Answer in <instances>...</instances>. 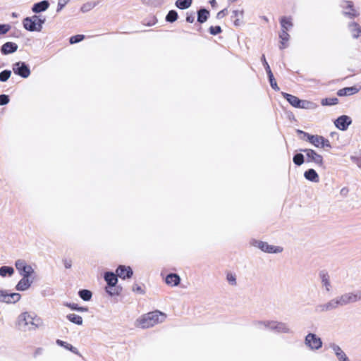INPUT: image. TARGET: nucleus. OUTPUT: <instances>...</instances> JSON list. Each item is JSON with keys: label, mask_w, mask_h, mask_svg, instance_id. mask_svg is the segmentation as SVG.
Returning <instances> with one entry per match:
<instances>
[{"label": "nucleus", "mask_w": 361, "mask_h": 361, "mask_svg": "<svg viewBox=\"0 0 361 361\" xmlns=\"http://www.w3.org/2000/svg\"><path fill=\"white\" fill-rule=\"evenodd\" d=\"M165 319L166 314L157 310L143 314L137 322L138 326L142 329H147L164 322Z\"/></svg>", "instance_id": "1"}, {"label": "nucleus", "mask_w": 361, "mask_h": 361, "mask_svg": "<svg viewBox=\"0 0 361 361\" xmlns=\"http://www.w3.org/2000/svg\"><path fill=\"white\" fill-rule=\"evenodd\" d=\"M361 299V295L347 293L341 295L339 298L332 300L323 306L324 310H330L337 307L338 305H344L350 302H356Z\"/></svg>", "instance_id": "2"}, {"label": "nucleus", "mask_w": 361, "mask_h": 361, "mask_svg": "<svg viewBox=\"0 0 361 361\" xmlns=\"http://www.w3.org/2000/svg\"><path fill=\"white\" fill-rule=\"evenodd\" d=\"M18 324L20 326H29L30 329H36L42 326V319L34 313L27 312L20 314L18 319Z\"/></svg>", "instance_id": "3"}, {"label": "nucleus", "mask_w": 361, "mask_h": 361, "mask_svg": "<svg viewBox=\"0 0 361 361\" xmlns=\"http://www.w3.org/2000/svg\"><path fill=\"white\" fill-rule=\"evenodd\" d=\"M44 23V18H42L40 16L33 15L23 19V26L25 30L29 32H39L42 31Z\"/></svg>", "instance_id": "4"}, {"label": "nucleus", "mask_w": 361, "mask_h": 361, "mask_svg": "<svg viewBox=\"0 0 361 361\" xmlns=\"http://www.w3.org/2000/svg\"><path fill=\"white\" fill-rule=\"evenodd\" d=\"M282 94L288 103L295 108L302 109H314L317 108V104L311 101L300 99L296 96L288 93L283 92Z\"/></svg>", "instance_id": "5"}, {"label": "nucleus", "mask_w": 361, "mask_h": 361, "mask_svg": "<svg viewBox=\"0 0 361 361\" xmlns=\"http://www.w3.org/2000/svg\"><path fill=\"white\" fill-rule=\"evenodd\" d=\"M117 277V274L112 272H107L104 275V279L108 284V286L106 287V291L110 295H118L121 291V288L116 286L118 282Z\"/></svg>", "instance_id": "6"}, {"label": "nucleus", "mask_w": 361, "mask_h": 361, "mask_svg": "<svg viewBox=\"0 0 361 361\" xmlns=\"http://www.w3.org/2000/svg\"><path fill=\"white\" fill-rule=\"evenodd\" d=\"M299 132L303 135L305 139H306L310 144H312L315 147L331 148V147L329 141L327 139H325L323 136L318 135H311L302 131Z\"/></svg>", "instance_id": "7"}, {"label": "nucleus", "mask_w": 361, "mask_h": 361, "mask_svg": "<svg viewBox=\"0 0 361 361\" xmlns=\"http://www.w3.org/2000/svg\"><path fill=\"white\" fill-rule=\"evenodd\" d=\"M231 18L235 27L243 26L245 23V10L243 8L238 7L231 12Z\"/></svg>", "instance_id": "8"}, {"label": "nucleus", "mask_w": 361, "mask_h": 361, "mask_svg": "<svg viewBox=\"0 0 361 361\" xmlns=\"http://www.w3.org/2000/svg\"><path fill=\"white\" fill-rule=\"evenodd\" d=\"M302 152L305 153L308 162H312L319 166H323L324 158L320 154L312 149H302Z\"/></svg>", "instance_id": "9"}, {"label": "nucleus", "mask_w": 361, "mask_h": 361, "mask_svg": "<svg viewBox=\"0 0 361 361\" xmlns=\"http://www.w3.org/2000/svg\"><path fill=\"white\" fill-rule=\"evenodd\" d=\"M352 123L351 117L347 115L340 116L334 121L335 127L341 131H345Z\"/></svg>", "instance_id": "10"}, {"label": "nucleus", "mask_w": 361, "mask_h": 361, "mask_svg": "<svg viewBox=\"0 0 361 361\" xmlns=\"http://www.w3.org/2000/svg\"><path fill=\"white\" fill-rule=\"evenodd\" d=\"M305 344L312 350H318L322 347V342L314 334L310 333L306 336Z\"/></svg>", "instance_id": "11"}, {"label": "nucleus", "mask_w": 361, "mask_h": 361, "mask_svg": "<svg viewBox=\"0 0 361 361\" xmlns=\"http://www.w3.org/2000/svg\"><path fill=\"white\" fill-rule=\"evenodd\" d=\"M15 265L18 271L23 276H30L33 272L32 267L27 264V263L23 259L17 260Z\"/></svg>", "instance_id": "12"}, {"label": "nucleus", "mask_w": 361, "mask_h": 361, "mask_svg": "<svg viewBox=\"0 0 361 361\" xmlns=\"http://www.w3.org/2000/svg\"><path fill=\"white\" fill-rule=\"evenodd\" d=\"M13 70L14 73L19 75L24 78H27L30 74L29 68L22 62L16 63Z\"/></svg>", "instance_id": "13"}, {"label": "nucleus", "mask_w": 361, "mask_h": 361, "mask_svg": "<svg viewBox=\"0 0 361 361\" xmlns=\"http://www.w3.org/2000/svg\"><path fill=\"white\" fill-rule=\"evenodd\" d=\"M257 247L262 251L268 253H279L283 251V247H281L270 245L267 243L262 241L257 243Z\"/></svg>", "instance_id": "14"}, {"label": "nucleus", "mask_w": 361, "mask_h": 361, "mask_svg": "<svg viewBox=\"0 0 361 361\" xmlns=\"http://www.w3.org/2000/svg\"><path fill=\"white\" fill-rule=\"evenodd\" d=\"M116 273L118 277L122 279H130L132 277L133 272L130 267L120 265L116 270Z\"/></svg>", "instance_id": "15"}, {"label": "nucleus", "mask_w": 361, "mask_h": 361, "mask_svg": "<svg viewBox=\"0 0 361 361\" xmlns=\"http://www.w3.org/2000/svg\"><path fill=\"white\" fill-rule=\"evenodd\" d=\"M49 2L44 0L33 4L32 11L35 13H39L47 11L49 7Z\"/></svg>", "instance_id": "16"}, {"label": "nucleus", "mask_w": 361, "mask_h": 361, "mask_svg": "<svg viewBox=\"0 0 361 361\" xmlns=\"http://www.w3.org/2000/svg\"><path fill=\"white\" fill-rule=\"evenodd\" d=\"M165 282L170 286H176L180 283V279L176 274H169L166 276Z\"/></svg>", "instance_id": "17"}, {"label": "nucleus", "mask_w": 361, "mask_h": 361, "mask_svg": "<svg viewBox=\"0 0 361 361\" xmlns=\"http://www.w3.org/2000/svg\"><path fill=\"white\" fill-rule=\"evenodd\" d=\"M304 177L307 180H308L312 183H318L319 181V177L318 173L316 172V171L314 169H312L307 170L304 173Z\"/></svg>", "instance_id": "18"}, {"label": "nucleus", "mask_w": 361, "mask_h": 361, "mask_svg": "<svg viewBox=\"0 0 361 361\" xmlns=\"http://www.w3.org/2000/svg\"><path fill=\"white\" fill-rule=\"evenodd\" d=\"M18 49V45L11 42L5 43L1 47V52L4 54H8L15 52Z\"/></svg>", "instance_id": "19"}, {"label": "nucleus", "mask_w": 361, "mask_h": 361, "mask_svg": "<svg viewBox=\"0 0 361 361\" xmlns=\"http://www.w3.org/2000/svg\"><path fill=\"white\" fill-rule=\"evenodd\" d=\"M359 92V89L356 87H349L341 89L338 91V95L340 97L350 96L355 94Z\"/></svg>", "instance_id": "20"}, {"label": "nucleus", "mask_w": 361, "mask_h": 361, "mask_svg": "<svg viewBox=\"0 0 361 361\" xmlns=\"http://www.w3.org/2000/svg\"><path fill=\"white\" fill-rule=\"evenodd\" d=\"M20 299V295L17 293H6L4 295V298H3L4 302L6 303H15Z\"/></svg>", "instance_id": "21"}, {"label": "nucleus", "mask_w": 361, "mask_h": 361, "mask_svg": "<svg viewBox=\"0 0 361 361\" xmlns=\"http://www.w3.org/2000/svg\"><path fill=\"white\" fill-rule=\"evenodd\" d=\"M333 350L339 361H349L345 353L338 345H334Z\"/></svg>", "instance_id": "22"}, {"label": "nucleus", "mask_w": 361, "mask_h": 361, "mask_svg": "<svg viewBox=\"0 0 361 361\" xmlns=\"http://www.w3.org/2000/svg\"><path fill=\"white\" fill-rule=\"evenodd\" d=\"M29 276H23V279L18 283L16 289L18 290H25L30 286V282L28 279Z\"/></svg>", "instance_id": "23"}, {"label": "nucleus", "mask_w": 361, "mask_h": 361, "mask_svg": "<svg viewBox=\"0 0 361 361\" xmlns=\"http://www.w3.org/2000/svg\"><path fill=\"white\" fill-rule=\"evenodd\" d=\"M280 23L282 27V30H285L286 32H288L293 27L292 19L290 18L283 17L281 19Z\"/></svg>", "instance_id": "24"}, {"label": "nucleus", "mask_w": 361, "mask_h": 361, "mask_svg": "<svg viewBox=\"0 0 361 361\" xmlns=\"http://www.w3.org/2000/svg\"><path fill=\"white\" fill-rule=\"evenodd\" d=\"M192 0H176V6L181 10L187 9L191 6Z\"/></svg>", "instance_id": "25"}, {"label": "nucleus", "mask_w": 361, "mask_h": 361, "mask_svg": "<svg viewBox=\"0 0 361 361\" xmlns=\"http://www.w3.org/2000/svg\"><path fill=\"white\" fill-rule=\"evenodd\" d=\"M56 343L59 345L63 347L66 349L71 351L72 353H73L76 355H79V352H78V349L76 348L73 347L71 344L66 343L65 341H63L61 340H59V339L56 340Z\"/></svg>", "instance_id": "26"}, {"label": "nucleus", "mask_w": 361, "mask_h": 361, "mask_svg": "<svg viewBox=\"0 0 361 361\" xmlns=\"http://www.w3.org/2000/svg\"><path fill=\"white\" fill-rule=\"evenodd\" d=\"M280 39H281V49H284L287 47V43L290 39L289 34L286 32L285 30H282L281 33L280 34Z\"/></svg>", "instance_id": "27"}, {"label": "nucleus", "mask_w": 361, "mask_h": 361, "mask_svg": "<svg viewBox=\"0 0 361 361\" xmlns=\"http://www.w3.org/2000/svg\"><path fill=\"white\" fill-rule=\"evenodd\" d=\"M67 319L71 322L72 323H74L78 325H81L82 324V318L80 315L75 314H69L66 316Z\"/></svg>", "instance_id": "28"}, {"label": "nucleus", "mask_w": 361, "mask_h": 361, "mask_svg": "<svg viewBox=\"0 0 361 361\" xmlns=\"http://www.w3.org/2000/svg\"><path fill=\"white\" fill-rule=\"evenodd\" d=\"M209 11L206 9H200L199 11H198V15H197V20L198 22H200V23H204L205 21H207L208 17H209Z\"/></svg>", "instance_id": "29"}, {"label": "nucleus", "mask_w": 361, "mask_h": 361, "mask_svg": "<svg viewBox=\"0 0 361 361\" xmlns=\"http://www.w3.org/2000/svg\"><path fill=\"white\" fill-rule=\"evenodd\" d=\"M338 103V99L336 97L324 98L321 100L322 106H334Z\"/></svg>", "instance_id": "30"}, {"label": "nucleus", "mask_w": 361, "mask_h": 361, "mask_svg": "<svg viewBox=\"0 0 361 361\" xmlns=\"http://www.w3.org/2000/svg\"><path fill=\"white\" fill-rule=\"evenodd\" d=\"M350 28L353 37L357 38L361 35V28L358 25L353 23L350 25Z\"/></svg>", "instance_id": "31"}, {"label": "nucleus", "mask_w": 361, "mask_h": 361, "mask_svg": "<svg viewBox=\"0 0 361 361\" xmlns=\"http://www.w3.org/2000/svg\"><path fill=\"white\" fill-rule=\"evenodd\" d=\"M14 269L11 267L3 266L0 268V275L3 277L7 274L11 276L13 274Z\"/></svg>", "instance_id": "32"}, {"label": "nucleus", "mask_w": 361, "mask_h": 361, "mask_svg": "<svg viewBox=\"0 0 361 361\" xmlns=\"http://www.w3.org/2000/svg\"><path fill=\"white\" fill-rule=\"evenodd\" d=\"M344 6H346L347 8H350L349 11H345V13L346 15H348L352 17L357 16L358 15L357 11L355 10V8H353V4L351 2H349V1L345 2Z\"/></svg>", "instance_id": "33"}, {"label": "nucleus", "mask_w": 361, "mask_h": 361, "mask_svg": "<svg viewBox=\"0 0 361 361\" xmlns=\"http://www.w3.org/2000/svg\"><path fill=\"white\" fill-rule=\"evenodd\" d=\"M80 297L85 301H89L92 298V292L89 290H81L78 293Z\"/></svg>", "instance_id": "34"}, {"label": "nucleus", "mask_w": 361, "mask_h": 361, "mask_svg": "<svg viewBox=\"0 0 361 361\" xmlns=\"http://www.w3.org/2000/svg\"><path fill=\"white\" fill-rule=\"evenodd\" d=\"M178 18V13L176 11H170L166 16V20L170 23L176 21Z\"/></svg>", "instance_id": "35"}, {"label": "nucleus", "mask_w": 361, "mask_h": 361, "mask_svg": "<svg viewBox=\"0 0 361 361\" xmlns=\"http://www.w3.org/2000/svg\"><path fill=\"white\" fill-rule=\"evenodd\" d=\"M293 161L295 164L300 166L304 163V156L302 154H297L293 157Z\"/></svg>", "instance_id": "36"}, {"label": "nucleus", "mask_w": 361, "mask_h": 361, "mask_svg": "<svg viewBox=\"0 0 361 361\" xmlns=\"http://www.w3.org/2000/svg\"><path fill=\"white\" fill-rule=\"evenodd\" d=\"M66 306L68 307L71 310H78V311H80V312H87V307H79L75 303H68V304L66 305Z\"/></svg>", "instance_id": "37"}, {"label": "nucleus", "mask_w": 361, "mask_h": 361, "mask_svg": "<svg viewBox=\"0 0 361 361\" xmlns=\"http://www.w3.org/2000/svg\"><path fill=\"white\" fill-rule=\"evenodd\" d=\"M267 68L269 69V80H270L271 86L274 90H279V88L277 86L276 82L275 81V80L274 78V76H273V75H272V73H271V71L269 69V66H267Z\"/></svg>", "instance_id": "38"}, {"label": "nucleus", "mask_w": 361, "mask_h": 361, "mask_svg": "<svg viewBox=\"0 0 361 361\" xmlns=\"http://www.w3.org/2000/svg\"><path fill=\"white\" fill-rule=\"evenodd\" d=\"M71 0H58L56 11H61Z\"/></svg>", "instance_id": "39"}, {"label": "nucleus", "mask_w": 361, "mask_h": 361, "mask_svg": "<svg viewBox=\"0 0 361 361\" xmlns=\"http://www.w3.org/2000/svg\"><path fill=\"white\" fill-rule=\"evenodd\" d=\"M321 278L323 284L326 286V290H329V286H330L329 275L327 274L323 273L321 274Z\"/></svg>", "instance_id": "40"}, {"label": "nucleus", "mask_w": 361, "mask_h": 361, "mask_svg": "<svg viewBox=\"0 0 361 361\" xmlns=\"http://www.w3.org/2000/svg\"><path fill=\"white\" fill-rule=\"evenodd\" d=\"M11 72L10 71H4L0 73V80L2 82L6 81L11 76Z\"/></svg>", "instance_id": "41"}, {"label": "nucleus", "mask_w": 361, "mask_h": 361, "mask_svg": "<svg viewBox=\"0 0 361 361\" xmlns=\"http://www.w3.org/2000/svg\"><path fill=\"white\" fill-rule=\"evenodd\" d=\"M83 39H84V35H77L73 36L70 38V43L71 44L78 43L79 42H81Z\"/></svg>", "instance_id": "42"}, {"label": "nucleus", "mask_w": 361, "mask_h": 361, "mask_svg": "<svg viewBox=\"0 0 361 361\" xmlns=\"http://www.w3.org/2000/svg\"><path fill=\"white\" fill-rule=\"evenodd\" d=\"M11 29V25L8 24H0V35H4L8 32Z\"/></svg>", "instance_id": "43"}, {"label": "nucleus", "mask_w": 361, "mask_h": 361, "mask_svg": "<svg viewBox=\"0 0 361 361\" xmlns=\"http://www.w3.org/2000/svg\"><path fill=\"white\" fill-rule=\"evenodd\" d=\"M226 279L229 283L231 285H235L236 284V279L235 276L232 273H228L226 276Z\"/></svg>", "instance_id": "44"}, {"label": "nucleus", "mask_w": 361, "mask_h": 361, "mask_svg": "<svg viewBox=\"0 0 361 361\" xmlns=\"http://www.w3.org/2000/svg\"><path fill=\"white\" fill-rule=\"evenodd\" d=\"M209 32L212 35H217L221 32V28L220 26H212L209 27Z\"/></svg>", "instance_id": "45"}, {"label": "nucleus", "mask_w": 361, "mask_h": 361, "mask_svg": "<svg viewBox=\"0 0 361 361\" xmlns=\"http://www.w3.org/2000/svg\"><path fill=\"white\" fill-rule=\"evenodd\" d=\"M145 4L158 6L161 4L164 0H142Z\"/></svg>", "instance_id": "46"}, {"label": "nucleus", "mask_w": 361, "mask_h": 361, "mask_svg": "<svg viewBox=\"0 0 361 361\" xmlns=\"http://www.w3.org/2000/svg\"><path fill=\"white\" fill-rule=\"evenodd\" d=\"M9 102V98L6 94L0 95V105H5Z\"/></svg>", "instance_id": "47"}, {"label": "nucleus", "mask_w": 361, "mask_h": 361, "mask_svg": "<svg viewBox=\"0 0 361 361\" xmlns=\"http://www.w3.org/2000/svg\"><path fill=\"white\" fill-rule=\"evenodd\" d=\"M227 14V11L226 9H224L221 11H219L217 14H216V18H219V19H221L223 18H224Z\"/></svg>", "instance_id": "48"}, {"label": "nucleus", "mask_w": 361, "mask_h": 361, "mask_svg": "<svg viewBox=\"0 0 361 361\" xmlns=\"http://www.w3.org/2000/svg\"><path fill=\"white\" fill-rule=\"evenodd\" d=\"M194 20H195V18L192 16H188L186 17V21L188 23H192L194 22Z\"/></svg>", "instance_id": "49"}, {"label": "nucleus", "mask_w": 361, "mask_h": 361, "mask_svg": "<svg viewBox=\"0 0 361 361\" xmlns=\"http://www.w3.org/2000/svg\"><path fill=\"white\" fill-rule=\"evenodd\" d=\"M6 293V291L0 289V302L3 301V298H4V295Z\"/></svg>", "instance_id": "50"}, {"label": "nucleus", "mask_w": 361, "mask_h": 361, "mask_svg": "<svg viewBox=\"0 0 361 361\" xmlns=\"http://www.w3.org/2000/svg\"><path fill=\"white\" fill-rule=\"evenodd\" d=\"M133 290L135 291H137V292H140V293H143V290L141 288V287L137 286L136 288H133Z\"/></svg>", "instance_id": "51"}, {"label": "nucleus", "mask_w": 361, "mask_h": 361, "mask_svg": "<svg viewBox=\"0 0 361 361\" xmlns=\"http://www.w3.org/2000/svg\"><path fill=\"white\" fill-rule=\"evenodd\" d=\"M65 267L66 268L68 269L71 267V262H68L67 260L65 261Z\"/></svg>", "instance_id": "52"}, {"label": "nucleus", "mask_w": 361, "mask_h": 361, "mask_svg": "<svg viewBox=\"0 0 361 361\" xmlns=\"http://www.w3.org/2000/svg\"><path fill=\"white\" fill-rule=\"evenodd\" d=\"M348 189H347V188H342V189L341 190V193L342 195H346V194L348 193Z\"/></svg>", "instance_id": "53"}, {"label": "nucleus", "mask_w": 361, "mask_h": 361, "mask_svg": "<svg viewBox=\"0 0 361 361\" xmlns=\"http://www.w3.org/2000/svg\"><path fill=\"white\" fill-rule=\"evenodd\" d=\"M209 4H211V6L212 7H215L216 5V0H210Z\"/></svg>", "instance_id": "54"}, {"label": "nucleus", "mask_w": 361, "mask_h": 361, "mask_svg": "<svg viewBox=\"0 0 361 361\" xmlns=\"http://www.w3.org/2000/svg\"><path fill=\"white\" fill-rule=\"evenodd\" d=\"M279 325H280L281 326L280 327L276 326L275 328H279L280 329H282L283 331H285L286 329V327L283 324H279Z\"/></svg>", "instance_id": "55"}, {"label": "nucleus", "mask_w": 361, "mask_h": 361, "mask_svg": "<svg viewBox=\"0 0 361 361\" xmlns=\"http://www.w3.org/2000/svg\"><path fill=\"white\" fill-rule=\"evenodd\" d=\"M42 352V349L41 348H37L36 350H35V355L36 356L38 354H40Z\"/></svg>", "instance_id": "56"}]
</instances>
